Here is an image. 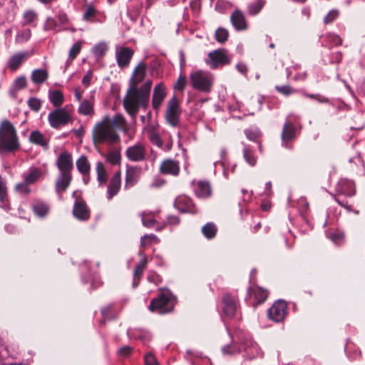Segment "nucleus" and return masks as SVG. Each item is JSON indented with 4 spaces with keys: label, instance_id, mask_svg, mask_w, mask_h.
I'll list each match as a JSON object with an SVG mask.
<instances>
[{
    "label": "nucleus",
    "instance_id": "1",
    "mask_svg": "<svg viewBox=\"0 0 365 365\" xmlns=\"http://www.w3.org/2000/svg\"><path fill=\"white\" fill-rule=\"evenodd\" d=\"M145 76V65L143 62H140L133 72L130 80L132 85L128 89L123 101V106L133 120L135 119L140 107L145 109L149 104L152 81H147L142 86L138 87Z\"/></svg>",
    "mask_w": 365,
    "mask_h": 365
},
{
    "label": "nucleus",
    "instance_id": "2",
    "mask_svg": "<svg viewBox=\"0 0 365 365\" xmlns=\"http://www.w3.org/2000/svg\"><path fill=\"white\" fill-rule=\"evenodd\" d=\"M237 339L240 345V348H236L232 345H226L222 349L224 354L232 355L240 353L242 351L241 349H242L244 357L246 359L253 360L263 356V353L259 346L253 341L250 333L240 330L237 332Z\"/></svg>",
    "mask_w": 365,
    "mask_h": 365
},
{
    "label": "nucleus",
    "instance_id": "3",
    "mask_svg": "<svg viewBox=\"0 0 365 365\" xmlns=\"http://www.w3.org/2000/svg\"><path fill=\"white\" fill-rule=\"evenodd\" d=\"M20 148L14 125L7 120L0 124V154L11 153Z\"/></svg>",
    "mask_w": 365,
    "mask_h": 365
},
{
    "label": "nucleus",
    "instance_id": "4",
    "mask_svg": "<svg viewBox=\"0 0 365 365\" xmlns=\"http://www.w3.org/2000/svg\"><path fill=\"white\" fill-rule=\"evenodd\" d=\"M175 302V297L169 289H162L158 296L151 300L148 309L160 314H167L173 310Z\"/></svg>",
    "mask_w": 365,
    "mask_h": 365
},
{
    "label": "nucleus",
    "instance_id": "5",
    "mask_svg": "<svg viewBox=\"0 0 365 365\" xmlns=\"http://www.w3.org/2000/svg\"><path fill=\"white\" fill-rule=\"evenodd\" d=\"M93 135L94 140L100 143L114 144L120 141V136L114 127L106 121L96 125Z\"/></svg>",
    "mask_w": 365,
    "mask_h": 365
},
{
    "label": "nucleus",
    "instance_id": "6",
    "mask_svg": "<svg viewBox=\"0 0 365 365\" xmlns=\"http://www.w3.org/2000/svg\"><path fill=\"white\" fill-rule=\"evenodd\" d=\"M300 119L298 115L290 114L286 118V120L283 125L282 133H281V141L282 147L287 149H292V143L295 140L297 133L300 130V127L298 129L297 125V121Z\"/></svg>",
    "mask_w": 365,
    "mask_h": 365
},
{
    "label": "nucleus",
    "instance_id": "7",
    "mask_svg": "<svg viewBox=\"0 0 365 365\" xmlns=\"http://www.w3.org/2000/svg\"><path fill=\"white\" fill-rule=\"evenodd\" d=\"M190 78L195 89L204 93L212 90L214 77L210 73L200 70L192 73Z\"/></svg>",
    "mask_w": 365,
    "mask_h": 365
},
{
    "label": "nucleus",
    "instance_id": "8",
    "mask_svg": "<svg viewBox=\"0 0 365 365\" xmlns=\"http://www.w3.org/2000/svg\"><path fill=\"white\" fill-rule=\"evenodd\" d=\"M205 63L210 68L216 69L230 64L231 59L228 56L226 49L220 48L210 52L205 58Z\"/></svg>",
    "mask_w": 365,
    "mask_h": 365
},
{
    "label": "nucleus",
    "instance_id": "9",
    "mask_svg": "<svg viewBox=\"0 0 365 365\" xmlns=\"http://www.w3.org/2000/svg\"><path fill=\"white\" fill-rule=\"evenodd\" d=\"M71 120V115L66 107L57 108L48 113V120L53 128L66 125Z\"/></svg>",
    "mask_w": 365,
    "mask_h": 365
},
{
    "label": "nucleus",
    "instance_id": "10",
    "mask_svg": "<svg viewBox=\"0 0 365 365\" xmlns=\"http://www.w3.org/2000/svg\"><path fill=\"white\" fill-rule=\"evenodd\" d=\"M238 297L235 293H224L222 297V310L225 317L232 318L238 307Z\"/></svg>",
    "mask_w": 365,
    "mask_h": 365
},
{
    "label": "nucleus",
    "instance_id": "11",
    "mask_svg": "<svg viewBox=\"0 0 365 365\" xmlns=\"http://www.w3.org/2000/svg\"><path fill=\"white\" fill-rule=\"evenodd\" d=\"M287 314V304L285 301L277 300L272 306L267 310L268 319L279 323L284 321Z\"/></svg>",
    "mask_w": 365,
    "mask_h": 365
},
{
    "label": "nucleus",
    "instance_id": "12",
    "mask_svg": "<svg viewBox=\"0 0 365 365\" xmlns=\"http://www.w3.org/2000/svg\"><path fill=\"white\" fill-rule=\"evenodd\" d=\"M180 110L177 98L173 96L168 103L165 112V120L167 123L173 126L176 127L180 122Z\"/></svg>",
    "mask_w": 365,
    "mask_h": 365
},
{
    "label": "nucleus",
    "instance_id": "13",
    "mask_svg": "<svg viewBox=\"0 0 365 365\" xmlns=\"http://www.w3.org/2000/svg\"><path fill=\"white\" fill-rule=\"evenodd\" d=\"M125 155L133 162L143 161L146 157V148L142 143L138 142L126 149Z\"/></svg>",
    "mask_w": 365,
    "mask_h": 365
},
{
    "label": "nucleus",
    "instance_id": "14",
    "mask_svg": "<svg viewBox=\"0 0 365 365\" xmlns=\"http://www.w3.org/2000/svg\"><path fill=\"white\" fill-rule=\"evenodd\" d=\"M56 165L58 168L59 173L71 174L73 168V163L72 155L68 151L60 153L56 160Z\"/></svg>",
    "mask_w": 365,
    "mask_h": 365
},
{
    "label": "nucleus",
    "instance_id": "15",
    "mask_svg": "<svg viewBox=\"0 0 365 365\" xmlns=\"http://www.w3.org/2000/svg\"><path fill=\"white\" fill-rule=\"evenodd\" d=\"M134 54V51L129 47L118 46L115 51V58L118 66L126 68L129 66L130 60Z\"/></svg>",
    "mask_w": 365,
    "mask_h": 365
},
{
    "label": "nucleus",
    "instance_id": "16",
    "mask_svg": "<svg viewBox=\"0 0 365 365\" xmlns=\"http://www.w3.org/2000/svg\"><path fill=\"white\" fill-rule=\"evenodd\" d=\"M174 207L182 213L195 214L197 212V210L193 205L192 200L185 195L177 197L174 202Z\"/></svg>",
    "mask_w": 365,
    "mask_h": 365
},
{
    "label": "nucleus",
    "instance_id": "17",
    "mask_svg": "<svg viewBox=\"0 0 365 365\" xmlns=\"http://www.w3.org/2000/svg\"><path fill=\"white\" fill-rule=\"evenodd\" d=\"M336 191L339 195L352 197L355 194L354 183L348 179H340L336 185Z\"/></svg>",
    "mask_w": 365,
    "mask_h": 365
},
{
    "label": "nucleus",
    "instance_id": "18",
    "mask_svg": "<svg viewBox=\"0 0 365 365\" xmlns=\"http://www.w3.org/2000/svg\"><path fill=\"white\" fill-rule=\"evenodd\" d=\"M141 174V169L138 166L128 167L126 170L125 189L133 187L138 181Z\"/></svg>",
    "mask_w": 365,
    "mask_h": 365
},
{
    "label": "nucleus",
    "instance_id": "19",
    "mask_svg": "<svg viewBox=\"0 0 365 365\" xmlns=\"http://www.w3.org/2000/svg\"><path fill=\"white\" fill-rule=\"evenodd\" d=\"M121 186V174L118 171L115 173L111 178L108 186L107 198L111 200L115 195L118 194Z\"/></svg>",
    "mask_w": 365,
    "mask_h": 365
},
{
    "label": "nucleus",
    "instance_id": "20",
    "mask_svg": "<svg viewBox=\"0 0 365 365\" xmlns=\"http://www.w3.org/2000/svg\"><path fill=\"white\" fill-rule=\"evenodd\" d=\"M43 175L42 168L31 166L29 170L22 174V178L31 185L38 182Z\"/></svg>",
    "mask_w": 365,
    "mask_h": 365
},
{
    "label": "nucleus",
    "instance_id": "21",
    "mask_svg": "<svg viewBox=\"0 0 365 365\" xmlns=\"http://www.w3.org/2000/svg\"><path fill=\"white\" fill-rule=\"evenodd\" d=\"M73 214L76 218L82 221L87 220L90 217L87 206L81 200H76L73 208Z\"/></svg>",
    "mask_w": 365,
    "mask_h": 365
},
{
    "label": "nucleus",
    "instance_id": "22",
    "mask_svg": "<svg viewBox=\"0 0 365 365\" xmlns=\"http://www.w3.org/2000/svg\"><path fill=\"white\" fill-rule=\"evenodd\" d=\"M166 95L165 86L160 83L155 86L153 91L152 106L153 109L158 110Z\"/></svg>",
    "mask_w": 365,
    "mask_h": 365
},
{
    "label": "nucleus",
    "instance_id": "23",
    "mask_svg": "<svg viewBox=\"0 0 365 365\" xmlns=\"http://www.w3.org/2000/svg\"><path fill=\"white\" fill-rule=\"evenodd\" d=\"M230 21L233 27L237 31H244L247 28L245 17L242 11L235 10L230 16Z\"/></svg>",
    "mask_w": 365,
    "mask_h": 365
},
{
    "label": "nucleus",
    "instance_id": "24",
    "mask_svg": "<svg viewBox=\"0 0 365 365\" xmlns=\"http://www.w3.org/2000/svg\"><path fill=\"white\" fill-rule=\"evenodd\" d=\"M72 180L71 174L59 173L56 181V192L61 195L68 187Z\"/></svg>",
    "mask_w": 365,
    "mask_h": 365
},
{
    "label": "nucleus",
    "instance_id": "25",
    "mask_svg": "<svg viewBox=\"0 0 365 365\" xmlns=\"http://www.w3.org/2000/svg\"><path fill=\"white\" fill-rule=\"evenodd\" d=\"M160 170L163 174L178 175L180 171L179 163L173 160H166L161 164Z\"/></svg>",
    "mask_w": 365,
    "mask_h": 365
},
{
    "label": "nucleus",
    "instance_id": "26",
    "mask_svg": "<svg viewBox=\"0 0 365 365\" xmlns=\"http://www.w3.org/2000/svg\"><path fill=\"white\" fill-rule=\"evenodd\" d=\"M31 207L35 215L39 218H44L46 217L50 210L48 204L40 200L34 201Z\"/></svg>",
    "mask_w": 365,
    "mask_h": 365
},
{
    "label": "nucleus",
    "instance_id": "27",
    "mask_svg": "<svg viewBox=\"0 0 365 365\" xmlns=\"http://www.w3.org/2000/svg\"><path fill=\"white\" fill-rule=\"evenodd\" d=\"M30 56L29 52H19L14 54L8 61L9 67L11 71H16Z\"/></svg>",
    "mask_w": 365,
    "mask_h": 365
},
{
    "label": "nucleus",
    "instance_id": "28",
    "mask_svg": "<svg viewBox=\"0 0 365 365\" xmlns=\"http://www.w3.org/2000/svg\"><path fill=\"white\" fill-rule=\"evenodd\" d=\"M140 255H143L138 264L136 265L134 273H133V287L135 288L140 283V278L143 275V271L146 267L148 260L144 255L140 253Z\"/></svg>",
    "mask_w": 365,
    "mask_h": 365
},
{
    "label": "nucleus",
    "instance_id": "29",
    "mask_svg": "<svg viewBox=\"0 0 365 365\" xmlns=\"http://www.w3.org/2000/svg\"><path fill=\"white\" fill-rule=\"evenodd\" d=\"M142 223L147 228H154L159 231L162 227L158 226V221L155 218L154 213L152 212H143L140 214Z\"/></svg>",
    "mask_w": 365,
    "mask_h": 365
},
{
    "label": "nucleus",
    "instance_id": "30",
    "mask_svg": "<svg viewBox=\"0 0 365 365\" xmlns=\"http://www.w3.org/2000/svg\"><path fill=\"white\" fill-rule=\"evenodd\" d=\"M195 193L199 198H207L211 195V187L208 182L200 181L195 187Z\"/></svg>",
    "mask_w": 365,
    "mask_h": 365
},
{
    "label": "nucleus",
    "instance_id": "31",
    "mask_svg": "<svg viewBox=\"0 0 365 365\" xmlns=\"http://www.w3.org/2000/svg\"><path fill=\"white\" fill-rule=\"evenodd\" d=\"M127 334L130 339H135L137 340H140L143 344H146L147 342L150 341V340L151 339L150 334L144 330L128 329L127 331Z\"/></svg>",
    "mask_w": 365,
    "mask_h": 365
},
{
    "label": "nucleus",
    "instance_id": "32",
    "mask_svg": "<svg viewBox=\"0 0 365 365\" xmlns=\"http://www.w3.org/2000/svg\"><path fill=\"white\" fill-rule=\"evenodd\" d=\"M29 140L31 143L41 146L45 150L48 149V143L46 137L38 130L32 131L30 133Z\"/></svg>",
    "mask_w": 365,
    "mask_h": 365
},
{
    "label": "nucleus",
    "instance_id": "33",
    "mask_svg": "<svg viewBox=\"0 0 365 365\" xmlns=\"http://www.w3.org/2000/svg\"><path fill=\"white\" fill-rule=\"evenodd\" d=\"M78 112L81 115L92 116L94 114L93 102L91 99H84L80 103Z\"/></svg>",
    "mask_w": 365,
    "mask_h": 365
},
{
    "label": "nucleus",
    "instance_id": "34",
    "mask_svg": "<svg viewBox=\"0 0 365 365\" xmlns=\"http://www.w3.org/2000/svg\"><path fill=\"white\" fill-rule=\"evenodd\" d=\"M147 135L149 140L158 148H161L163 145V140L159 133L153 125H150L147 129Z\"/></svg>",
    "mask_w": 365,
    "mask_h": 365
},
{
    "label": "nucleus",
    "instance_id": "35",
    "mask_svg": "<svg viewBox=\"0 0 365 365\" xmlns=\"http://www.w3.org/2000/svg\"><path fill=\"white\" fill-rule=\"evenodd\" d=\"M78 171L83 175L90 174L91 165L85 155H81L76 161Z\"/></svg>",
    "mask_w": 365,
    "mask_h": 365
},
{
    "label": "nucleus",
    "instance_id": "36",
    "mask_svg": "<svg viewBox=\"0 0 365 365\" xmlns=\"http://www.w3.org/2000/svg\"><path fill=\"white\" fill-rule=\"evenodd\" d=\"M31 80L35 84H41L48 78L46 69H36L31 73Z\"/></svg>",
    "mask_w": 365,
    "mask_h": 365
},
{
    "label": "nucleus",
    "instance_id": "37",
    "mask_svg": "<svg viewBox=\"0 0 365 365\" xmlns=\"http://www.w3.org/2000/svg\"><path fill=\"white\" fill-rule=\"evenodd\" d=\"M48 98L55 107L61 106L64 101L63 93L58 90L50 91L48 92Z\"/></svg>",
    "mask_w": 365,
    "mask_h": 365
},
{
    "label": "nucleus",
    "instance_id": "38",
    "mask_svg": "<svg viewBox=\"0 0 365 365\" xmlns=\"http://www.w3.org/2000/svg\"><path fill=\"white\" fill-rule=\"evenodd\" d=\"M265 0H256L247 5V12L250 16L258 14L265 5Z\"/></svg>",
    "mask_w": 365,
    "mask_h": 365
},
{
    "label": "nucleus",
    "instance_id": "39",
    "mask_svg": "<svg viewBox=\"0 0 365 365\" xmlns=\"http://www.w3.org/2000/svg\"><path fill=\"white\" fill-rule=\"evenodd\" d=\"M96 173H97V180L98 181L99 185H103L105 184L108 179L107 171L105 168V166L102 162H97L96 163Z\"/></svg>",
    "mask_w": 365,
    "mask_h": 365
},
{
    "label": "nucleus",
    "instance_id": "40",
    "mask_svg": "<svg viewBox=\"0 0 365 365\" xmlns=\"http://www.w3.org/2000/svg\"><path fill=\"white\" fill-rule=\"evenodd\" d=\"M63 29L55 18L48 17L43 24V30L46 31L58 32Z\"/></svg>",
    "mask_w": 365,
    "mask_h": 365
},
{
    "label": "nucleus",
    "instance_id": "41",
    "mask_svg": "<svg viewBox=\"0 0 365 365\" xmlns=\"http://www.w3.org/2000/svg\"><path fill=\"white\" fill-rule=\"evenodd\" d=\"M217 227L212 222H207L202 227V233L208 240L213 239L217 234Z\"/></svg>",
    "mask_w": 365,
    "mask_h": 365
},
{
    "label": "nucleus",
    "instance_id": "42",
    "mask_svg": "<svg viewBox=\"0 0 365 365\" xmlns=\"http://www.w3.org/2000/svg\"><path fill=\"white\" fill-rule=\"evenodd\" d=\"M100 11L96 9L92 4L86 6L83 11V19L86 21L93 22L96 15H99Z\"/></svg>",
    "mask_w": 365,
    "mask_h": 365
},
{
    "label": "nucleus",
    "instance_id": "43",
    "mask_svg": "<svg viewBox=\"0 0 365 365\" xmlns=\"http://www.w3.org/2000/svg\"><path fill=\"white\" fill-rule=\"evenodd\" d=\"M101 315L103 320L101 322H105L106 320L113 319L116 317L117 314L114 307L113 305H108L101 309Z\"/></svg>",
    "mask_w": 365,
    "mask_h": 365
},
{
    "label": "nucleus",
    "instance_id": "44",
    "mask_svg": "<svg viewBox=\"0 0 365 365\" xmlns=\"http://www.w3.org/2000/svg\"><path fill=\"white\" fill-rule=\"evenodd\" d=\"M243 156L245 161L251 166H254L257 160L255 155H253V152L249 145H245L243 149Z\"/></svg>",
    "mask_w": 365,
    "mask_h": 365
},
{
    "label": "nucleus",
    "instance_id": "45",
    "mask_svg": "<svg viewBox=\"0 0 365 365\" xmlns=\"http://www.w3.org/2000/svg\"><path fill=\"white\" fill-rule=\"evenodd\" d=\"M38 15L33 10H27L24 13L22 25H31L37 19Z\"/></svg>",
    "mask_w": 365,
    "mask_h": 365
},
{
    "label": "nucleus",
    "instance_id": "46",
    "mask_svg": "<svg viewBox=\"0 0 365 365\" xmlns=\"http://www.w3.org/2000/svg\"><path fill=\"white\" fill-rule=\"evenodd\" d=\"M253 294L258 303H263L268 296V292L260 287H257L254 289Z\"/></svg>",
    "mask_w": 365,
    "mask_h": 365
},
{
    "label": "nucleus",
    "instance_id": "47",
    "mask_svg": "<svg viewBox=\"0 0 365 365\" xmlns=\"http://www.w3.org/2000/svg\"><path fill=\"white\" fill-rule=\"evenodd\" d=\"M31 36V31L29 29L19 31L16 36V41L23 43L28 41Z\"/></svg>",
    "mask_w": 365,
    "mask_h": 365
},
{
    "label": "nucleus",
    "instance_id": "48",
    "mask_svg": "<svg viewBox=\"0 0 365 365\" xmlns=\"http://www.w3.org/2000/svg\"><path fill=\"white\" fill-rule=\"evenodd\" d=\"M82 281L83 283H91L92 288H97L101 284V279L96 273L89 274L88 279H86L85 276H82Z\"/></svg>",
    "mask_w": 365,
    "mask_h": 365
},
{
    "label": "nucleus",
    "instance_id": "49",
    "mask_svg": "<svg viewBox=\"0 0 365 365\" xmlns=\"http://www.w3.org/2000/svg\"><path fill=\"white\" fill-rule=\"evenodd\" d=\"M215 39L218 43H224L229 37V32L227 29L220 27L215 31Z\"/></svg>",
    "mask_w": 365,
    "mask_h": 365
},
{
    "label": "nucleus",
    "instance_id": "50",
    "mask_svg": "<svg viewBox=\"0 0 365 365\" xmlns=\"http://www.w3.org/2000/svg\"><path fill=\"white\" fill-rule=\"evenodd\" d=\"M108 46L105 43H100L94 46L92 48L93 53L97 57L103 56L106 54Z\"/></svg>",
    "mask_w": 365,
    "mask_h": 365
},
{
    "label": "nucleus",
    "instance_id": "51",
    "mask_svg": "<svg viewBox=\"0 0 365 365\" xmlns=\"http://www.w3.org/2000/svg\"><path fill=\"white\" fill-rule=\"evenodd\" d=\"M126 125V120L121 114H115L112 118V125L119 129L124 128Z\"/></svg>",
    "mask_w": 365,
    "mask_h": 365
},
{
    "label": "nucleus",
    "instance_id": "52",
    "mask_svg": "<svg viewBox=\"0 0 365 365\" xmlns=\"http://www.w3.org/2000/svg\"><path fill=\"white\" fill-rule=\"evenodd\" d=\"M31 184L24 180L23 182H19L15 185V190L20 194L27 195L31 192L29 185Z\"/></svg>",
    "mask_w": 365,
    "mask_h": 365
},
{
    "label": "nucleus",
    "instance_id": "53",
    "mask_svg": "<svg viewBox=\"0 0 365 365\" xmlns=\"http://www.w3.org/2000/svg\"><path fill=\"white\" fill-rule=\"evenodd\" d=\"M106 161L112 165H118L120 161V154L117 150H112L106 155Z\"/></svg>",
    "mask_w": 365,
    "mask_h": 365
},
{
    "label": "nucleus",
    "instance_id": "54",
    "mask_svg": "<svg viewBox=\"0 0 365 365\" xmlns=\"http://www.w3.org/2000/svg\"><path fill=\"white\" fill-rule=\"evenodd\" d=\"M276 91H277L281 94L288 96L293 93H297V90L292 88L290 86L285 85V86H275Z\"/></svg>",
    "mask_w": 365,
    "mask_h": 365
},
{
    "label": "nucleus",
    "instance_id": "55",
    "mask_svg": "<svg viewBox=\"0 0 365 365\" xmlns=\"http://www.w3.org/2000/svg\"><path fill=\"white\" fill-rule=\"evenodd\" d=\"M327 42L332 46H337L341 44L342 40L339 35L329 34L326 36Z\"/></svg>",
    "mask_w": 365,
    "mask_h": 365
},
{
    "label": "nucleus",
    "instance_id": "56",
    "mask_svg": "<svg viewBox=\"0 0 365 365\" xmlns=\"http://www.w3.org/2000/svg\"><path fill=\"white\" fill-rule=\"evenodd\" d=\"M339 11L337 9H332L324 18V23L325 24L333 22L339 16Z\"/></svg>",
    "mask_w": 365,
    "mask_h": 365
},
{
    "label": "nucleus",
    "instance_id": "57",
    "mask_svg": "<svg viewBox=\"0 0 365 365\" xmlns=\"http://www.w3.org/2000/svg\"><path fill=\"white\" fill-rule=\"evenodd\" d=\"M245 134L250 140L255 141L260 135V132L258 129H245Z\"/></svg>",
    "mask_w": 365,
    "mask_h": 365
},
{
    "label": "nucleus",
    "instance_id": "58",
    "mask_svg": "<svg viewBox=\"0 0 365 365\" xmlns=\"http://www.w3.org/2000/svg\"><path fill=\"white\" fill-rule=\"evenodd\" d=\"M29 108L34 111H38L41 108V103L39 99L36 98H31L28 101Z\"/></svg>",
    "mask_w": 365,
    "mask_h": 365
},
{
    "label": "nucleus",
    "instance_id": "59",
    "mask_svg": "<svg viewBox=\"0 0 365 365\" xmlns=\"http://www.w3.org/2000/svg\"><path fill=\"white\" fill-rule=\"evenodd\" d=\"M81 49V44L80 42L75 43L69 51V58L74 59L80 53Z\"/></svg>",
    "mask_w": 365,
    "mask_h": 365
},
{
    "label": "nucleus",
    "instance_id": "60",
    "mask_svg": "<svg viewBox=\"0 0 365 365\" xmlns=\"http://www.w3.org/2000/svg\"><path fill=\"white\" fill-rule=\"evenodd\" d=\"M13 86L16 89L21 90L26 86V79L24 76H20L15 79Z\"/></svg>",
    "mask_w": 365,
    "mask_h": 365
},
{
    "label": "nucleus",
    "instance_id": "61",
    "mask_svg": "<svg viewBox=\"0 0 365 365\" xmlns=\"http://www.w3.org/2000/svg\"><path fill=\"white\" fill-rule=\"evenodd\" d=\"M328 237L335 244H340L343 240L344 234L342 232H331L328 235Z\"/></svg>",
    "mask_w": 365,
    "mask_h": 365
},
{
    "label": "nucleus",
    "instance_id": "62",
    "mask_svg": "<svg viewBox=\"0 0 365 365\" xmlns=\"http://www.w3.org/2000/svg\"><path fill=\"white\" fill-rule=\"evenodd\" d=\"M342 58V55L340 52H333L330 53L329 62L330 63H339Z\"/></svg>",
    "mask_w": 365,
    "mask_h": 365
},
{
    "label": "nucleus",
    "instance_id": "63",
    "mask_svg": "<svg viewBox=\"0 0 365 365\" xmlns=\"http://www.w3.org/2000/svg\"><path fill=\"white\" fill-rule=\"evenodd\" d=\"M93 78V72L89 70L86 72V75L82 78V84L86 87H88L91 85V82Z\"/></svg>",
    "mask_w": 365,
    "mask_h": 365
},
{
    "label": "nucleus",
    "instance_id": "64",
    "mask_svg": "<svg viewBox=\"0 0 365 365\" xmlns=\"http://www.w3.org/2000/svg\"><path fill=\"white\" fill-rule=\"evenodd\" d=\"M55 19L57 20L58 24L62 27V26L65 25L68 21L67 15L64 12H59L56 16Z\"/></svg>",
    "mask_w": 365,
    "mask_h": 365
}]
</instances>
